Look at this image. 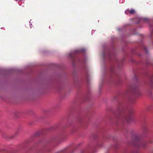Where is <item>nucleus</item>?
I'll return each mask as SVG.
<instances>
[{
    "label": "nucleus",
    "mask_w": 153,
    "mask_h": 153,
    "mask_svg": "<svg viewBox=\"0 0 153 153\" xmlns=\"http://www.w3.org/2000/svg\"><path fill=\"white\" fill-rule=\"evenodd\" d=\"M126 94H128L134 93L136 94L140 95V94L139 91L137 89L134 87H130L125 92Z\"/></svg>",
    "instance_id": "f257e3e1"
},
{
    "label": "nucleus",
    "mask_w": 153,
    "mask_h": 153,
    "mask_svg": "<svg viewBox=\"0 0 153 153\" xmlns=\"http://www.w3.org/2000/svg\"><path fill=\"white\" fill-rule=\"evenodd\" d=\"M135 13V11L134 9H131L129 10L128 9L125 11V13L127 15H128L129 14H134Z\"/></svg>",
    "instance_id": "f03ea898"
},
{
    "label": "nucleus",
    "mask_w": 153,
    "mask_h": 153,
    "mask_svg": "<svg viewBox=\"0 0 153 153\" xmlns=\"http://www.w3.org/2000/svg\"><path fill=\"white\" fill-rule=\"evenodd\" d=\"M151 79L152 80H153V75H152V76H151Z\"/></svg>",
    "instance_id": "7ed1b4c3"
},
{
    "label": "nucleus",
    "mask_w": 153,
    "mask_h": 153,
    "mask_svg": "<svg viewBox=\"0 0 153 153\" xmlns=\"http://www.w3.org/2000/svg\"><path fill=\"white\" fill-rule=\"evenodd\" d=\"M70 56L73 59V60H74V57L72 56L71 55H70Z\"/></svg>",
    "instance_id": "20e7f679"
},
{
    "label": "nucleus",
    "mask_w": 153,
    "mask_h": 153,
    "mask_svg": "<svg viewBox=\"0 0 153 153\" xmlns=\"http://www.w3.org/2000/svg\"><path fill=\"white\" fill-rule=\"evenodd\" d=\"M145 49L146 51H147V50H146V48H145Z\"/></svg>",
    "instance_id": "39448f33"
}]
</instances>
